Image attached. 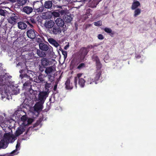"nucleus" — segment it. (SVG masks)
<instances>
[{"label": "nucleus", "mask_w": 156, "mask_h": 156, "mask_svg": "<svg viewBox=\"0 0 156 156\" xmlns=\"http://www.w3.org/2000/svg\"><path fill=\"white\" fill-rule=\"evenodd\" d=\"M20 77H21V79H23V80L26 81V79H27V81H26L23 84V87H24V89H25L26 90L30 92L31 89H32L31 82H30L32 80L30 76L26 74H25L24 75L21 74L20 75Z\"/></svg>", "instance_id": "f257e3e1"}, {"label": "nucleus", "mask_w": 156, "mask_h": 156, "mask_svg": "<svg viewBox=\"0 0 156 156\" xmlns=\"http://www.w3.org/2000/svg\"><path fill=\"white\" fill-rule=\"evenodd\" d=\"M66 27H61L54 26L53 27L47 28H48V31L50 34L55 35L61 34V33H63L66 31Z\"/></svg>", "instance_id": "f03ea898"}, {"label": "nucleus", "mask_w": 156, "mask_h": 156, "mask_svg": "<svg viewBox=\"0 0 156 156\" xmlns=\"http://www.w3.org/2000/svg\"><path fill=\"white\" fill-rule=\"evenodd\" d=\"M82 75H83L82 73H78L77 75H76V76L74 77V84L76 88L77 87V82L78 80V84L80 85V86L82 88H83L84 87L86 80L81 77Z\"/></svg>", "instance_id": "7ed1b4c3"}, {"label": "nucleus", "mask_w": 156, "mask_h": 156, "mask_svg": "<svg viewBox=\"0 0 156 156\" xmlns=\"http://www.w3.org/2000/svg\"><path fill=\"white\" fill-rule=\"evenodd\" d=\"M50 62L48 59L46 58H42L41 59V63L38 66L39 71L42 73L44 71V69L46 67L49 66Z\"/></svg>", "instance_id": "20e7f679"}, {"label": "nucleus", "mask_w": 156, "mask_h": 156, "mask_svg": "<svg viewBox=\"0 0 156 156\" xmlns=\"http://www.w3.org/2000/svg\"><path fill=\"white\" fill-rule=\"evenodd\" d=\"M33 7L35 11L37 12H42L44 11V7L43 6L41 1H37L33 2Z\"/></svg>", "instance_id": "39448f33"}, {"label": "nucleus", "mask_w": 156, "mask_h": 156, "mask_svg": "<svg viewBox=\"0 0 156 156\" xmlns=\"http://www.w3.org/2000/svg\"><path fill=\"white\" fill-rule=\"evenodd\" d=\"M9 83V77L6 75H0V93H2V87Z\"/></svg>", "instance_id": "423d86ee"}, {"label": "nucleus", "mask_w": 156, "mask_h": 156, "mask_svg": "<svg viewBox=\"0 0 156 156\" xmlns=\"http://www.w3.org/2000/svg\"><path fill=\"white\" fill-rule=\"evenodd\" d=\"M50 92L41 91L38 94L37 100L38 101H44L46 99L48 96Z\"/></svg>", "instance_id": "0eeeda50"}, {"label": "nucleus", "mask_w": 156, "mask_h": 156, "mask_svg": "<svg viewBox=\"0 0 156 156\" xmlns=\"http://www.w3.org/2000/svg\"><path fill=\"white\" fill-rule=\"evenodd\" d=\"M19 19H20V17L18 16L13 13L12 14V16L7 19V21L9 23L12 25H14L16 23Z\"/></svg>", "instance_id": "6e6552de"}, {"label": "nucleus", "mask_w": 156, "mask_h": 156, "mask_svg": "<svg viewBox=\"0 0 156 156\" xmlns=\"http://www.w3.org/2000/svg\"><path fill=\"white\" fill-rule=\"evenodd\" d=\"M54 8L57 9L56 10V12L60 13L61 16L68 15L66 13H67L66 9H63L62 8V6L60 5H54Z\"/></svg>", "instance_id": "1a4fd4ad"}, {"label": "nucleus", "mask_w": 156, "mask_h": 156, "mask_svg": "<svg viewBox=\"0 0 156 156\" xmlns=\"http://www.w3.org/2000/svg\"><path fill=\"white\" fill-rule=\"evenodd\" d=\"M92 59L93 61L96 62V68L98 69H100L102 67V65L100 62L98 56L96 55H94L92 57Z\"/></svg>", "instance_id": "9d476101"}, {"label": "nucleus", "mask_w": 156, "mask_h": 156, "mask_svg": "<svg viewBox=\"0 0 156 156\" xmlns=\"http://www.w3.org/2000/svg\"><path fill=\"white\" fill-rule=\"evenodd\" d=\"M35 32H36V31L32 29L28 30L27 33H26L27 37L30 39L35 38L36 37L35 36Z\"/></svg>", "instance_id": "9b49d317"}, {"label": "nucleus", "mask_w": 156, "mask_h": 156, "mask_svg": "<svg viewBox=\"0 0 156 156\" xmlns=\"http://www.w3.org/2000/svg\"><path fill=\"white\" fill-rule=\"evenodd\" d=\"M64 21L62 19L60 18H58L56 19L55 20V23H56V25L54 26H58L66 27V26L65 25Z\"/></svg>", "instance_id": "f8f14e48"}, {"label": "nucleus", "mask_w": 156, "mask_h": 156, "mask_svg": "<svg viewBox=\"0 0 156 156\" xmlns=\"http://www.w3.org/2000/svg\"><path fill=\"white\" fill-rule=\"evenodd\" d=\"M44 101H38L35 104L34 109L36 111H40L43 109V105Z\"/></svg>", "instance_id": "ddd939ff"}, {"label": "nucleus", "mask_w": 156, "mask_h": 156, "mask_svg": "<svg viewBox=\"0 0 156 156\" xmlns=\"http://www.w3.org/2000/svg\"><path fill=\"white\" fill-rule=\"evenodd\" d=\"M89 51L87 48L85 47H83L80 49V55L82 57V59L83 60L86 56L87 55Z\"/></svg>", "instance_id": "4468645a"}, {"label": "nucleus", "mask_w": 156, "mask_h": 156, "mask_svg": "<svg viewBox=\"0 0 156 156\" xmlns=\"http://www.w3.org/2000/svg\"><path fill=\"white\" fill-rule=\"evenodd\" d=\"M16 137H17L13 135H10L9 133H5L4 135V139L5 140L9 141L11 139L13 140L12 142L16 139Z\"/></svg>", "instance_id": "2eb2a0df"}, {"label": "nucleus", "mask_w": 156, "mask_h": 156, "mask_svg": "<svg viewBox=\"0 0 156 156\" xmlns=\"http://www.w3.org/2000/svg\"><path fill=\"white\" fill-rule=\"evenodd\" d=\"M55 25L53 20H48L46 21L44 23V27L47 28L53 27Z\"/></svg>", "instance_id": "dca6fc26"}, {"label": "nucleus", "mask_w": 156, "mask_h": 156, "mask_svg": "<svg viewBox=\"0 0 156 156\" xmlns=\"http://www.w3.org/2000/svg\"><path fill=\"white\" fill-rule=\"evenodd\" d=\"M55 68L53 67V66H51L49 67H45L44 71L45 74L47 75L50 74L54 72Z\"/></svg>", "instance_id": "f3484780"}, {"label": "nucleus", "mask_w": 156, "mask_h": 156, "mask_svg": "<svg viewBox=\"0 0 156 156\" xmlns=\"http://www.w3.org/2000/svg\"><path fill=\"white\" fill-rule=\"evenodd\" d=\"M25 131V129L23 126H20L18 127V129H17V130H16V132H15V135H16V136H18L22 134L23 132H24Z\"/></svg>", "instance_id": "a211bd4d"}, {"label": "nucleus", "mask_w": 156, "mask_h": 156, "mask_svg": "<svg viewBox=\"0 0 156 156\" xmlns=\"http://www.w3.org/2000/svg\"><path fill=\"white\" fill-rule=\"evenodd\" d=\"M48 41L51 44L56 48H57L59 46V44L53 38H51L48 39Z\"/></svg>", "instance_id": "6ab92c4d"}, {"label": "nucleus", "mask_w": 156, "mask_h": 156, "mask_svg": "<svg viewBox=\"0 0 156 156\" xmlns=\"http://www.w3.org/2000/svg\"><path fill=\"white\" fill-rule=\"evenodd\" d=\"M52 3L51 0L45 1L43 4V6L45 9H51L52 7Z\"/></svg>", "instance_id": "aec40b11"}, {"label": "nucleus", "mask_w": 156, "mask_h": 156, "mask_svg": "<svg viewBox=\"0 0 156 156\" xmlns=\"http://www.w3.org/2000/svg\"><path fill=\"white\" fill-rule=\"evenodd\" d=\"M39 49L42 51H47L48 50V46L44 43L39 44Z\"/></svg>", "instance_id": "412c9836"}, {"label": "nucleus", "mask_w": 156, "mask_h": 156, "mask_svg": "<svg viewBox=\"0 0 156 156\" xmlns=\"http://www.w3.org/2000/svg\"><path fill=\"white\" fill-rule=\"evenodd\" d=\"M140 6V4L139 2V1H138L136 0H133L132 5H131V9L133 10L137 8H138V7Z\"/></svg>", "instance_id": "4be33fe9"}, {"label": "nucleus", "mask_w": 156, "mask_h": 156, "mask_svg": "<svg viewBox=\"0 0 156 156\" xmlns=\"http://www.w3.org/2000/svg\"><path fill=\"white\" fill-rule=\"evenodd\" d=\"M32 11H33V8L29 6H25L23 8V12L27 14H29L32 12Z\"/></svg>", "instance_id": "5701e85b"}, {"label": "nucleus", "mask_w": 156, "mask_h": 156, "mask_svg": "<svg viewBox=\"0 0 156 156\" xmlns=\"http://www.w3.org/2000/svg\"><path fill=\"white\" fill-rule=\"evenodd\" d=\"M99 69H97V71L95 73L94 77L93 79H94L95 81L99 80L101 78V71Z\"/></svg>", "instance_id": "b1692460"}, {"label": "nucleus", "mask_w": 156, "mask_h": 156, "mask_svg": "<svg viewBox=\"0 0 156 156\" xmlns=\"http://www.w3.org/2000/svg\"><path fill=\"white\" fill-rule=\"evenodd\" d=\"M65 88L67 90H71L73 88V85L70 83V80L69 78L67 79L65 83Z\"/></svg>", "instance_id": "393cba45"}, {"label": "nucleus", "mask_w": 156, "mask_h": 156, "mask_svg": "<svg viewBox=\"0 0 156 156\" xmlns=\"http://www.w3.org/2000/svg\"><path fill=\"white\" fill-rule=\"evenodd\" d=\"M104 30L105 32L108 34L110 36L112 37H113L115 35V31H112V29L106 27L104 29Z\"/></svg>", "instance_id": "a878e982"}, {"label": "nucleus", "mask_w": 156, "mask_h": 156, "mask_svg": "<svg viewBox=\"0 0 156 156\" xmlns=\"http://www.w3.org/2000/svg\"><path fill=\"white\" fill-rule=\"evenodd\" d=\"M18 27L20 29L24 30L27 28V24L22 21H20L18 23Z\"/></svg>", "instance_id": "bb28decb"}, {"label": "nucleus", "mask_w": 156, "mask_h": 156, "mask_svg": "<svg viewBox=\"0 0 156 156\" xmlns=\"http://www.w3.org/2000/svg\"><path fill=\"white\" fill-rule=\"evenodd\" d=\"M64 20L66 23H70L72 20V18L70 14L64 15Z\"/></svg>", "instance_id": "cd10ccee"}, {"label": "nucleus", "mask_w": 156, "mask_h": 156, "mask_svg": "<svg viewBox=\"0 0 156 156\" xmlns=\"http://www.w3.org/2000/svg\"><path fill=\"white\" fill-rule=\"evenodd\" d=\"M7 140H2L0 141V148H5L7 145Z\"/></svg>", "instance_id": "c85d7f7f"}, {"label": "nucleus", "mask_w": 156, "mask_h": 156, "mask_svg": "<svg viewBox=\"0 0 156 156\" xmlns=\"http://www.w3.org/2000/svg\"><path fill=\"white\" fill-rule=\"evenodd\" d=\"M98 81H95L94 79H93L90 77L87 79V80H86V83H87V84L88 85L92 84L93 83H95V84H97V82Z\"/></svg>", "instance_id": "c756f323"}, {"label": "nucleus", "mask_w": 156, "mask_h": 156, "mask_svg": "<svg viewBox=\"0 0 156 156\" xmlns=\"http://www.w3.org/2000/svg\"><path fill=\"white\" fill-rule=\"evenodd\" d=\"M92 1L91 6L93 8H95L98 5L99 3L102 0H90Z\"/></svg>", "instance_id": "7c9ffc66"}, {"label": "nucleus", "mask_w": 156, "mask_h": 156, "mask_svg": "<svg viewBox=\"0 0 156 156\" xmlns=\"http://www.w3.org/2000/svg\"><path fill=\"white\" fill-rule=\"evenodd\" d=\"M27 0H16L17 5L19 6H23L27 3Z\"/></svg>", "instance_id": "2f4dec72"}, {"label": "nucleus", "mask_w": 156, "mask_h": 156, "mask_svg": "<svg viewBox=\"0 0 156 156\" xmlns=\"http://www.w3.org/2000/svg\"><path fill=\"white\" fill-rule=\"evenodd\" d=\"M36 54H37V55L38 56L44 58L46 56L45 53L38 49L37 50V51H36Z\"/></svg>", "instance_id": "473e14b6"}, {"label": "nucleus", "mask_w": 156, "mask_h": 156, "mask_svg": "<svg viewBox=\"0 0 156 156\" xmlns=\"http://www.w3.org/2000/svg\"><path fill=\"white\" fill-rule=\"evenodd\" d=\"M44 83H45V85H44L45 91H44L50 92L49 88L51 86V83H48L47 82H44Z\"/></svg>", "instance_id": "72a5a7b5"}, {"label": "nucleus", "mask_w": 156, "mask_h": 156, "mask_svg": "<svg viewBox=\"0 0 156 156\" xmlns=\"http://www.w3.org/2000/svg\"><path fill=\"white\" fill-rule=\"evenodd\" d=\"M135 10L133 13V17H136L140 15L141 13V9L140 8H137Z\"/></svg>", "instance_id": "f704fd0d"}, {"label": "nucleus", "mask_w": 156, "mask_h": 156, "mask_svg": "<svg viewBox=\"0 0 156 156\" xmlns=\"http://www.w3.org/2000/svg\"><path fill=\"white\" fill-rule=\"evenodd\" d=\"M44 76L42 74H39V76H38V82H43L44 81Z\"/></svg>", "instance_id": "c9c22d12"}, {"label": "nucleus", "mask_w": 156, "mask_h": 156, "mask_svg": "<svg viewBox=\"0 0 156 156\" xmlns=\"http://www.w3.org/2000/svg\"><path fill=\"white\" fill-rule=\"evenodd\" d=\"M85 67H86V65L85 64H84V63H82L78 66L77 69H78L81 70L83 68H84Z\"/></svg>", "instance_id": "e433bc0d"}, {"label": "nucleus", "mask_w": 156, "mask_h": 156, "mask_svg": "<svg viewBox=\"0 0 156 156\" xmlns=\"http://www.w3.org/2000/svg\"><path fill=\"white\" fill-rule=\"evenodd\" d=\"M20 147V144L19 143H17L16 144V149L13 151H12V154H13L15 153L18 150V148Z\"/></svg>", "instance_id": "4c0bfd02"}, {"label": "nucleus", "mask_w": 156, "mask_h": 156, "mask_svg": "<svg viewBox=\"0 0 156 156\" xmlns=\"http://www.w3.org/2000/svg\"><path fill=\"white\" fill-rule=\"evenodd\" d=\"M52 14H53V16L55 17H59V15H61L60 13L55 11L53 12Z\"/></svg>", "instance_id": "58836bf2"}, {"label": "nucleus", "mask_w": 156, "mask_h": 156, "mask_svg": "<svg viewBox=\"0 0 156 156\" xmlns=\"http://www.w3.org/2000/svg\"><path fill=\"white\" fill-rule=\"evenodd\" d=\"M5 12H6V10L0 9V15L2 16H5Z\"/></svg>", "instance_id": "ea45409f"}, {"label": "nucleus", "mask_w": 156, "mask_h": 156, "mask_svg": "<svg viewBox=\"0 0 156 156\" xmlns=\"http://www.w3.org/2000/svg\"><path fill=\"white\" fill-rule=\"evenodd\" d=\"M94 25L96 26H100L102 25V23L100 21H99L97 22H94Z\"/></svg>", "instance_id": "a19ab883"}, {"label": "nucleus", "mask_w": 156, "mask_h": 156, "mask_svg": "<svg viewBox=\"0 0 156 156\" xmlns=\"http://www.w3.org/2000/svg\"><path fill=\"white\" fill-rule=\"evenodd\" d=\"M61 52H62V55H63L64 59H65L67 58V52L65 51L62 50L61 51Z\"/></svg>", "instance_id": "79ce46f5"}, {"label": "nucleus", "mask_w": 156, "mask_h": 156, "mask_svg": "<svg viewBox=\"0 0 156 156\" xmlns=\"http://www.w3.org/2000/svg\"><path fill=\"white\" fill-rule=\"evenodd\" d=\"M21 121L24 122L27 120V117L26 116V114L22 116L21 118Z\"/></svg>", "instance_id": "37998d69"}, {"label": "nucleus", "mask_w": 156, "mask_h": 156, "mask_svg": "<svg viewBox=\"0 0 156 156\" xmlns=\"http://www.w3.org/2000/svg\"><path fill=\"white\" fill-rule=\"evenodd\" d=\"M30 21V22L31 23H32L33 24L36 23V20H35V19L33 17L31 18L30 19V20L29 21Z\"/></svg>", "instance_id": "c03bdc74"}, {"label": "nucleus", "mask_w": 156, "mask_h": 156, "mask_svg": "<svg viewBox=\"0 0 156 156\" xmlns=\"http://www.w3.org/2000/svg\"><path fill=\"white\" fill-rule=\"evenodd\" d=\"M48 75V80H50V82H52L53 81V78L52 76L50 74L47 75Z\"/></svg>", "instance_id": "a18cd8bd"}, {"label": "nucleus", "mask_w": 156, "mask_h": 156, "mask_svg": "<svg viewBox=\"0 0 156 156\" xmlns=\"http://www.w3.org/2000/svg\"><path fill=\"white\" fill-rule=\"evenodd\" d=\"M98 38L100 40H102L104 39V36L102 34H99L98 35Z\"/></svg>", "instance_id": "49530a36"}, {"label": "nucleus", "mask_w": 156, "mask_h": 156, "mask_svg": "<svg viewBox=\"0 0 156 156\" xmlns=\"http://www.w3.org/2000/svg\"><path fill=\"white\" fill-rule=\"evenodd\" d=\"M64 2H67L68 3H71L73 2H75L76 1L75 0H63Z\"/></svg>", "instance_id": "de8ad7c7"}, {"label": "nucleus", "mask_w": 156, "mask_h": 156, "mask_svg": "<svg viewBox=\"0 0 156 156\" xmlns=\"http://www.w3.org/2000/svg\"><path fill=\"white\" fill-rule=\"evenodd\" d=\"M58 84V83L57 82L55 83V85L54 86V88H53V90L54 91H55L56 90V89H57V85Z\"/></svg>", "instance_id": "09e8293b"}, {"label": "nucleus", "mask_w": 156, "mask_h": 156, "mask_svg": "<svg viewBox=\"0 0 156 156\" xmlns=\"http://www.w3.org/2000/svg\"><path fill=\"white\" fill-rule=\"evenodd\" d=\"M26 23H27V24L29 25L30 27H33V25L32 24V23L30 22V21H26Z\"/></svg>", "instance_id": "8fccbe9b"}, {"label": "nucleus", "mask_w": 156, "mask_h": 156, "mask_svg": "<svg viewBox=\"0 0 156 156\" xmlns=\"http://www.w3.org/2000/svg\"><path fill=\"white\" fill-rule=\"evenodd\" d=\"M3 117L2 116H0V123H1L3 121Z\"/></svg>", "instance_id": "3c124183"}, {"label": "nucleus", "mask_w": 156, "mask_h": 156, "mask_svg": "<svg viewBox=\"0 0 156 156\" xmlns=\"http://www.w3.org/2000/svg\"><path fill=\"white\" fill-rule=\"evenodd\" d=\"M8 1L12 3H14L16 2V0H8Z\"/></svg>", "instance_id": "603ef678"}, {"label": "nucleus", "mask_w": 156, "mask_h": 156, "mask_svg": "<svg viewBox=\"0 0 156 156\" xmlns=\"http://www.w3.org/2000/svg\"><path fill=\"white\" fill-rule=\"evenodd\" d=\"M105 9H107V10H106V12H103V14H106L108 13V10H107V8L106 7H105Z\"/></svg>", "instance_id": "864d4df0"}, {"label": "nucleus", "mask_w": 156, "mask_h": 156, "mask_svg": "<svg viewBox=\"0 0 156 156\" xmlns=\"http://www.w3.org/2000/svg\"><path fill=\"white\" fill-rule=\"evenodd\" d=\"M136 58H140V55H137V56H136Z\"/></svg>", "instance_id": "5fc2aeb1"}, {"label": "nucleus", "mask_w": 156, "mask_h": 156, "mask_svg": "<svg viewBox=\"0 0 156 156\" xmlns=\"http://www.w3.org/2000/svg\"><path fill=\"white\" fill-rule=\"evenodd\" d=\"M21 64V62H19V63H18V64H17V66H20Z\"/></svg>", "instance_id": "6e6d98bb"}, {"label": "nucleus", "mask_w": 156, "mask_h": 156, "mask_svg": "<svg viewBox=\"0 0 156 156\" xmlns=\"http://www.w3.org/2000/svg\"><path fill=\"white\" fill-rule=\"evenodd\" d=\"M66 46H65V47H64V49H66V48H67V47H66Z\"/></svg>", "instance_id": "4d7b16f0"}, {"label": "nucleus", "mask_w": 156, "mask_h": 156, "mask_svg": "<svg viewBox=\"0 0 156 156\" xmlns=\"http://www.w3.org/2000/svg\"><path fill=\"white\" fill-rule=\"evenodd\" d=\"M56 0L57 1H58V2H60V1H61V0Z\"/></svg>", "instance_id": "13d9d810"}, {"label": "nucleus", "mask_w": 156, "mask_h": 156, "mask_svg": "<svg viewBox=\"0 0 156 156\" xmlns=\"http://www.w3.org/2000/svg\"><path fill=\"white\" fill-rule=\"evenodd\" d=\"M23 70H21V71H20V73H21V72L23 71Z\"/></svg>", "instance_id": "bf43d9fd"}, {"label": "nucleus", "mask_w": 156, "mask_h": 156, "mask_svg": "<svg viewBox=\"0 0 156 156\" xmlns=\"http://www.w3.org/2000/svg\"><path fill=\"white\" fill-rule=\"evenodd\" d=\"M0 156H5L4 155H0Z\"/></svg>", "instance_id": "052dcab7"}]
</instances>
